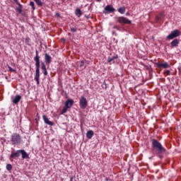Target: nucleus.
<instances>
[{
	"mask_svg": "<svg viewBox=\"0 0 181 181\" xmlns=\"http://www.w3.org/2000/svg\"><path fill=\"white\" fill-rule=\"evenodd\" d=\"M79 106L81 110H86L88 107V101L84 96H81L79 99Z\"/></svg>",
	"mask_w": 181,
	"mask_h": 181,
	"instance_id": "obj_4",
	"label": "nucleus"
},
{
	"mask_svg": "<svg viewBox=\"0 0 181 181\" xmlns=\"http://www.w3.org/2000/svg\"><path fill=\"white\" fill-rule=\"evenodd\" d=\"M11 142L12 145H19L22 142V136L18 133H13L11 136Z\"/></svg>",
	"mask_w": 181,
	"mask_h": 181,
	"instance_id": "obj_3",
	"label": "nucleus"
},
{
	"mask_svg": "<svg viewBox=\"0 0 181 181\" xmlns=\"http://www.w3.org/2000/svg\"><path fill=\"white\" fill-rule=\"evenodd\" d=\"M30 6L32 7V9H33V11H35V10L36 9V8L35 7V2H33V1H30Z\"/></svg>",
	"mask_w": 181,
	"mask_h": 181,
	"instance_id": "obj_23",
	"label": "nucleus"
},
{
	"mask_svg": "<svg viewBox=\"0 0 181 181\" xmlns=\"http://www.w3.org/2000/svg\"><path fill=\"white\" fill-rule=\"evenodd\" d=\"M67 101H70L69 103V105H70V104H71V101H72V105L74 104V100H71V99H68Z\"/></svg>",
	"mask_w": 181,
	"mask_h": 181,
	"instance_id": "obj_29",
	"label": "nucleus"
},
{
	"mask_svg": "<svg viewBox=\"0 0 181 181\" xmlns=\"http://www.w3.org/2000/svg\"><path fill=\"white\" fill-rule=\"evenodd\" d=\"M42 118H43L45 124H47V125H50L51 127H53V125H54L53 122H50V120H49V119L47 118V117L46 115H43Z\"/></svg>",
	"mask_w": 181,
	"mask_h": 181,
	"instance_id": "obj_13",
	"label": "nucleus"
},
{
	"mask_svg": "<svg viewBox=\"0 0 181 181\" xmlns=\"http://www.w3.org/2000/svg\"><path fill=\"white\" fill-rule=\"evenodd\" d=\"M74 181H77V180H74Z\"/></svg>",
	"mask_w": 181,
	"mask_h": 181,
	"instance_id": "obj_41",
	"label": "nucleus"
},
{
	"mask_svg": "<svg viewBox=\"0 0 181 181\" xmlns=\"http://www.w3.org/2000/svg\"><path fill=\"white\" fill-rule=\"evenodd\" d=\"M105 11L109 12V13H112V12H115V8H114V6H112V5H107L105 7Z\"/></svg>",
	"mask_w": 181,
	"mask_h": 181,
	"instance_id": "obj_11",
	"label": "nucleus"
},
{
	"mask_svg": "<svg viewBox=\"0 0 181 181\" xmlns=\"http://www.w3.org/2000/svg\"><path fill=\"white\" fill-rule=\"evenodd\" d=\"M56 16H57V18H59V17H60V13H56Z\"/></svg>",
	"mask_w": 181,
	"mask_h": 181,
	"instance_id": "obj_33",
	"label": "nucleus"
},
{
	"mask_svg": "<svg viewBox=\"0 0 181 181\" xmlns=\"http://www.w3.org/2000/svg\"><path fill=\"white\" fill-rule=\"evenodd\" d=\"M93 136H94V132H93V130L88 131L86 133V137L88 138V139H91Z\"/></svg>",
	"mask_w": 181,
	"mask_h": 181,
	"instance_id": "obj_18",
	"label": "nucleus"
},
{
	"mask_svg": "<svg viewBox=\"0 0 181 181\" xmlns=\"http://www.w3.org/2000/svg\"><path fill=\"white\" fill-rule=\"evenodd\" d=\"M16 5H18V8H17V11H18V13H22V8H23V6H22V4H21V3H16Z\"/></svg>",
	"mask_w": 181,
	"mask_h": 181,
	"instance_id": "obj_21",
	"label": "nucleus"
},
{
	"mask_svg": "<svg viewBox=\"0 0 181 181\" xmlns=\"http://www.w3.org/2000/svg\"><path fill=\"white\" fill-rule=\"evenodd\" d=\"M159 16H160V18H162L163 16V13H160Z\"/></svg>",
	"mask_w": 181,
	"mask_h": 181,
	"instance_id": "obj_34",
	"label": "nucleus"
},
{
	"mask_svg": "<svg viewBox=\"0 0 181 181\" xmlns=\"http://www.w3.org/2000/svg\"><path fill=\"white\" fill-rule=\"evenodd\" d=\"M20 153H21L23 159H29V154L25 150H20Z\"/></svg>",
	"mask_w": 181,
	"mask_h": 181,
	"instance_id": "obj_16",
	"label": "nucleus"
},
{
	"mask_svg": "<svg viewBox=\"0 0 181 181\" xmlns=\"http://www.w3.org/2000/svg\"><path fill=\"white\" fill-rule=\"evenodd\" d=\"M179 40L175 39L170 42V46L171 47H177V46H179Z\"/></svg>",
	"mask_w": 181,
	"mask_h": 181,
	"instance_id": "obj_15",
	"label": "nucleus"
},
{
	"mask_svg": "<svg viewBox=\"0 0 181 181\" xmlns=\"http://www.w3.org/2000/svg\"><path fill=\"white\" fill-rule=\"evenodd\" d=\"M69 103H70V100H66L65 105L62 109V114H66V112H67V110L73 107V101L71 100L70 105H69Z\"/></svg>",
	"mask_w": 181,
	"mask_h": 181,
	"instance_id": "obj_8",
	"label": "nucleus"
},
{
	"mask_svg": "<svg viewBox=\"0 0 181 181\" xmlns=\"http://www.w3.org/2000/svg\"><path fill=\"white\" fill-rule=\"evenodd\" d=\"M151 145L153 149H154L156 153H158L160 155L162 153H165L166 152V148L163 147L162 144L156 140V139H153L151 140Z\"/></svg>",
	"mask_w": 181,
	"mask_h": 181,
	"instance_id": "obj_2",
	"label": "nucleus"
},
{
	"mask_svg": "<svg viewBox=\"0 0 181 181\" xmlns=\"http://www.w3.org/2000/svg\"><path fill=\"white\" fill-rule=\"evenodd\" d=\"M62 40H64V38H62Z\"/></svg>",
	"mask_w": 181,
	"mask_h": 181,
	"instance_id": "obj_39",
	"label": "nucleus"
},
{
	"mask_svg": "<svg viewBox=\"0 0 181 181\" xmlns=\"http://www.w3.org/2000/svg\"><path fill=\"white\" fill-rule=\"evenodd\" d=\"M160 16H156V21H160Z\"/></svg>",
	"mask_w": 181,
	"mask_h": 181,
	"instance_id": "obj_30",
	"label": "nucleus"
},
{
	"mask_svg": "<svg viewBox=\"0 0 181 181\" xmlns=\"http://www.w3.org/2000/svg\"><path fill=\"white\" fill-rule=\"evenodd\" d=\"M35 2L38 5V6H43V2H42V0H34Z\"/></svg>",
	"mask_w": 181,
	"mask_h": 181,
	"instance_id": "obj_22",
	"label": "nucleus"
},
{
	"mask_svg": "<svg viewBox=\"0 0 181 181\" xmlns=\"http://www.w3.org/2000/svg\"><path fill=\"white\" fill-rule=\"evenodd\" d=\"M103 88H105V86H103Z\"/></svg>",
	"mask_w": 181,
	"mask_h": 181,
	"instance_id": "obj_40",
	"label": "nucleus"
},
{
	"mask_svg": "<svg viewBox=\"0 0 181 181\" xmlns=\"http://www.w3.org/2000/svg\"><path fill=\"white\" fill-rule=\"evenodd\" d=\"M98 2H101V0H96Z\"/></svg>",
	"mask_w": 181,
	"mask_h": 181,
	"instance_id": "obj_37",
	"label": "nucleus"
},
{
	"mask_svg": "<svg viewBox=\"0 0 181 181\" xmlns=\"http://www.w3.org/2000/svg\"><path fill=\"white\" fill-rule=\"evenodd\" d=\"M21 156V150H18L15 152H12L10 158H12V159H16V158H19Z\"/></svg>",
	"mask_w": 181,
	"mask_h": 181,
	"instance_id": "obj_10",
	"label": "nucleus"
},
{
	"mask_svg": "<svg viewBox=\"0 0 181 181\" xmlns=\"http://www.w3.org/2000/svg\"><path fill=\"white\" fill-rule=\"evenodd\" d=\"M71 32H77V27H71Z\"/></svg>",
	"mask_w": 181,
	"mask_h": 181,
	"instance_id": "obj_24",
	"label": "nucleus"
},
{
	"mask_svg": "<svg viewBox=\"0 0 181 181\" xmlns=\"http://www.w3.org/2000/svg\"><path fill=\"white\" fill-rule=\"evenodd\" d=\"M117 11L119 13H121V15H124V13H125V11H127V8H125V6H122L119 8Z\"/></svg>",
	"mask_w": 181,
	"mask_h": 181,
	"instance_id": "obj_20",
	"label": "nucleus"
},
{
	"mask_svg": "<svg viewBox=\"0 0 181 181\" xmlns=\"http://www.w3.org/2000/svg\"><path fill=\"white\" fill-rule=\"evenodd\" d=\"M164 74L165 76H170V71L167 70L166 71L164 72Z\"/></svg>",
	"mask_w": 181,
	"mask_h": 181,
	"instance_id": "obj_27",
	"label": "nucleus"
},
{
	"mask_svg": "<svg viewBox=\"0 0 181 181\" xmlns=\"http://www.w3.org/2000/svg\"><path fill=\"white\" fill-rule=\"evenodd\" d=\"M117 59H118V55L115 54L113 56H110L107 58V63H109L110 64H114V63H115V60H117Z\"/></svg>",
	"mask_w": 181,
	"mask_h": 181,
	"instance_id": "obj_9",
	"label": "nucleus"
},
{
	"mask_svg": "<svg viewBox=\"0 0 181 181\" xmlns=\"http://www.w3.org/2000/svg\"><path fill=\"white\" fill-rule=\"evenodd\" d=\"M105 181H108V178H106V179H105Z\"/></svg>",
	"mask_w": 181,
	"mask_h": 181,
	"instance_id": "obj_38",
	"label": "nucleus"
},
{
	"mask_svg": "<svg viewBox=\"0 0 181 181\" xmlns=\"http://www.w3.org/2000/svg\"><path fill=\"white\" fill-rule=\"evenodd\" d=\"M6 169H7L8 170H12V165H11V164H7V165H6Z\"/></svg>",
	"mask_w": 181,
	"mask_h": 181,
	"instance_id": "obj_25",
	"label": "nucleus"
},
{
	"mask_svg": "<svg viewBox=\"0 0 181 181\" xmlns=\"http://www.w3.org/2000/svg\"><path fill=\"white\" fill-rule=\"evenodd\" d=\"M41 70L44 76H47V69H46V64H45V62L41 63Z\"/></svg>",
	"mask_w": 181,
	"mask_h": 181,
	"instance_id": "obj_14",
	"label": "nucleus"
},
{
	"mask_svg": "<svg viewBox=\"0 0 181 181\" xmlns=\"http://www.w3.org/2000/svg\"><path fill=\"white\" fill-rule=\"evenodd\" d=\"M45 63H47V64H50V63H52V57H50V55L48 54H45Z\"/></svg>",
	"mask_w": 181,
	"mask_h": 181,
	"instance_id": "obj_17",
	"label": "nucleus"
},
{
	"mask_svg": "<svg viewBox=\"0 0 181 181\" xmlns=\"http://www.w3.org/2000/svg\"><path fill=\"white\" fill-rule=\"evenodd\" d=\"M14 2H16V4L18 3L19 1H18V0H14Z\"/></svg>",
	"mask_w": 181,
	"mask_h": 181,
	"instance_id": "obj_36",
	"label": "nucleus"
},
{
	"mask_svg": "<svg viewBox=\"0 0 181 181\" xmlns=\"http://www.w3.org/2000/svg\"><path fill=\"white\" fill-rule=\"evenodd\" d=\"M83 66H84V60H82L79 64V67H83Z\"/></svg>",
	"mask_w": 181,
	"mask_h": 181,
	"instance_id": "obj_26",
	"label": "nucleus"
},
{
	"mask_svg": "<svg viewBox=\"0 0 181 181\" xmlns=\"http://www.w3.org/2000/svg\"><path fill=\"white\" fill-rule=\"evenodd\" d=\"M117 22H118V23H120L121 25H131L132 23L130 20L124 16L117 17Z\"/></svg>",
	"mask_w": 181,
	"mask_h": 181,
	"instance_id": "obj_6",
	"label": "nucleus"
},
{
	"mask_svg": "<svg viewBox=\"0 0 181 181\" xmlns=\"http://www.w3.org/2000/svg\"><path fill=\"white\" fill-rule=\"evenodd\" d=\"M75 15L76 16H78V18H80L83 15V12L81 11V10L80 8H77L75 10Z\"/></svg>",
	"mask_w": 181,
	"mask_h": 181,
	"instance_id": "obj_19",
	"label": "nucleus"
},
{
	"mask_svg": "<svg viewBox=\"0 0 181 181\" xmlns=\"http://www.w3.org/2000/svg\"><path fill=\"white\" fill-rule=\"evenodd\" d=\"M179 36H180V30L175 29L173 31H171V33L167 36V39L168 40H173V39L179 37Z\"/></svg>",
	"mask_w": 181,
	"mask_h": 181,
	"instance_id": "obj_5",
	"label": "nucleus"
},
{
	"mask_svg": "<svg viewBox=\"0 0 181 181\" xmlns=\"http://www.w3.org/2000/svg\"><path fill=\"white\" fill-rule=\"evenodd\" d=\"M21 100H22V96H21L20 95H16L14 98L12 100L13 104H18L19 101H21Z\"/></svg>",
	"mask_w": 181,
	"mask_h": 181,
	"instance_id": "obj_12",
	"label": "nucleus"
},
{
	"mask_svg": "<svg viewBox=\"0 0 181 181\" xmlns=\"http://www.w3.org/2000/svg\"><path fill=\"white\" fill-rule=\"evenodd\" d=\"M35 62V75L34 79L36 81L37 84H40V57L39 56V52L37 49L35 51V57H34Z\"/></svg>",
	"mask_w": 181,
	"mask_h": 181,
	"instance_id": "obj_1",
	"label": "nucleus"
},
{
	"mask_svg": "<svg viewBox=\"0 0 181 181\" xmlns=\"http://www.w3.org/2000/svg\"><path fill=\"white\" fill-rule=\"evenodd\" d=\"M103 86H105V90H107V83L105 81L103 82Z\"/></svg>",
	"mask_w": 181,
	"mask_h": 181,
	"instance_id": "obj_32",
	"label": "nucleus"
},
{
	"mask_svg": "<svg viewBox=\"0 0 181 181\" xmlns=\"http://www.w3.org/2000/svg\"><path fill=\"white\" fill-rule=\"evenodd\" d=\"M155 65H156V67L158 69H170V65H169V63L165 62L162 63L161 62H158L154 63Z\"/></svg>",
	"mask_w": 181,
	"mask_h": 181,
	"instance_id": "obj_7",
	"label": "nucleus"
},
{
	"mask_svg": "<svg viewBox=\"0 0 181 181\" xmlns=\"http://www.w3.org/2000/svg\"><path fill=\"white\" fill-rule=\"evenodd\" d=\"M29 40H30V39H29V37H27V38L25 39V43H26L27 45H29Z\"/></svg>",
	"mask_w": 181,
	"mask_h": 181,
	"instance_id": "obj_31",
	"label": "nucleus"
},
{
	"mask_svg": "<svg viewBox=\"0 0 181 181\" xmlns=\"http://www.w3.org/2000/svg\"><path fill=\"white\" fill-rule=\"evenodd\" d=\"M8 70L11 73H15V71H16L15 69H12V67H11V66H8Z\"/></svg>",
	"mask_w": 181,
	"mask_h": 181,
	"instance_id": "obj_28",
	"label": "nucleus"
},
{
	"mask_svg": "<svg viewBox=\"0 0 181 181\" xmlns=\"http://www.w3.org/2000/svg\"><path fill=\"white\" fill-rule=\"evenodd\" d=\"M73 180H74V177H70V181H73Z\"/></svg>",
	"mask_w": 181,
	"mask_h": 181,
	"instance_id": "obj_35",
	"label": "nucleus"
}]
</instances>
